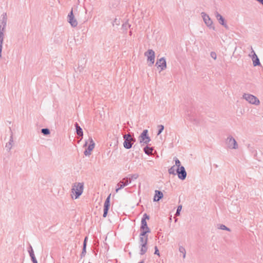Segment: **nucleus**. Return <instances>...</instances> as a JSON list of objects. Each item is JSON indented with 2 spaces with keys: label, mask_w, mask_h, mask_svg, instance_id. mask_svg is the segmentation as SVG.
I'll return each instance as SVG.
<instances>
[{
  "label": "nucleus",
  "mask_w": 263,
  "mask_h": 263,
  "mask_svg": "<svg viewBox=\"0 0 263 263\" xmlns=\"http://www.w3.org/2000/svg\"><path fill=\"white\" fill-rule=\"evenodd\" d=\"M120 23V17H116L114 19V22H112V25L114 26H118Z\"/></svg>",
  "instance_id": "nucleus-27"
},
{
  "label": "nucleus",
  "mask_w": 263,
  "mask_h": 263,
  "mask_svg": "<svg viewBox=\"0 0 263 263\" xmlns=\"http://www.w3.org/2000/svg\"><path fill=\"white\" fill-rule=\"evenodd\" d=\"M83 182H75L71 187L70 197L73 200L78 199L83 193Z\"/></svg>",
  "instance_id": "nucleus-1"
},
{
  "label": "nucleus",
  "mask_w": 263,
  "mask_h": 263,
  "mask_svg": "<svg viewBox=\"0 0 263 263\" xmlns=\"http://www.w3.org/2000/svg\"><path fill=\"white\" fill-rule=\"evenodd\" d=\"M218 229L222 230H226L227 231L230 232V229L228 228H227L225 225L224 224H220L218 227Z\"/></svg>",
  "instance_id": "nucleus-26"
},
{
  "label": "nucleus",
  "mask_w": 263,
  "mask_h": 263,
  "mask_svg": "<svg viewBox=\"0 0 263 263\" xmlns=\"http://www.w3.org/2000/svg\"><path fill=\"white\" fill-rule=\"evenodd\" d=\"M6 15V13H3V15H2V16H5V15Z\"/></svg>",
  "instance_id": "nucleus-43"
},
{
  "label": "nucleus",
  "mask_w": 263,
  "mask_h": 263,
  "mask_svg": "<svg viewBox=\"0 0 263 263\" xmlns=\"http://www.w3.org/2000/svg\"><path fill=\"white\" fill-rule=\"evenodd\" d=\"M67 16H73L72 10L68 14Z\"/></svg>",
  "instance_id": "nucleus-38"
},
{
  "label": "nucleus",
  "mask_w": 263,
  "mask_h": 263,
  "mask_svg": "<svg viewBox=\"0 0 263 263\" xmlns=\"http://www.w3.org/2000/svg\"><path fill=\"white\" fill-rule=\"evenodd\" d=\"M210 57L214 60L217 59V54L214 51H212L210 52Z\"/></svg>",
  "instance_id": "nucleus-28"
},
{
  "label": "nucleus",
  "mask_w": 263,
  "mask_h": 263,
  "mask_svg": "<svg viewBox=\"0 0 263 263\" xmlns=\"http://www.w3.org/2000/svg\"><path fill=\"white\" fill-rule=\"evenodd\" d=\"M216 16L219 17V16H222L218 12H216Z\"/></svg>",
  "instance_id": "nucleus-41"
},
{
  "label": "nucleus",
  "mask_w": 263,
  "mask_h": 263,
  "mask_svg": "<svg viewBox=\"0 0 263 263\" xmlns=\"http://www.w3.org/2000/svg\"><path fill=\"white\" fill-rule=\"evenodd\" d=\"M175 164L172 166L169 170L168 173L170 174H172L173 175H175V173L176 172V169L179 168V167H182L181 165V163L179 160L177 158L175 159Z\"/></svg>",
  "instance_id": "nucleus-12"
},
{
  "label": "nucleus",
  "mask_w": 263,
  "mask_h": 263,
  "mask_svg": "<svg viewBox=\"0 0 263 263\" xmlns=\"http://www.w3.org/2000/svg\"><path fill=\"white\" fill-rule=\"evenodd\" d=\"M138 174H134L131 176V179L133 180H136L138 178Z\"/></svg>",
  "instance_id": "nucleus-36"
},
{
  "label": "nucleus",
  "mask_w": 263,
  "mask_h": 263,
  "mask_svg": "<svg viewBox=\"0 0 263 263\" xmlns=\"http://www.w3.org/2000/svg\"><path fill=\"white\" fill-rule=\"evenodd\" d=\"M153 148L146 146L144 148V153L147 155H150L152 153Z\"/></svg>",
  "instance_id": "nucleus-25"
},
{
  "label": "nucleus",
  "mask_w": 263,
  "mask_h": 263,
  "mask_svg": "<svg viewBox=\"0 0 263 263\" xmlns=\"http://www.w3.org/2000/svg\"><path fill=\"white\" fill-rule=\"evenodd\" d=\"M144 55L146 58L148 65L149 66L154 65L156 57L155 51L152 49H148L144 52Z\"/></svg>",
  "instance_id": "nucleus-4"
},
{
  "label": "nucleus",
  "mask_w": 263,
  "mask_h": 263,
  "mask_svg": "<svg viewBox=\"0 0 263 263\" xmlns=\"http://www.w3.org/2000/svg\"><path fill=\"white\" fill-rule=\"evenodd\" d=\"M181 209H182V206L179 205L177 208V211L176 213V215L179 216L180 215V212Z\"/></svg>",
  "instance_id": "nucleus-34"
},
{
  "label": "nucleus",
  "mask_w": 263,
  "mask_h": 263,
  "mask_svg": "<svg viewBox=\"0 0 263 263\" xmlns=\"http://www.w3.org/2000/svg\"><path fill=\"white\" fill-rule=\"evenodd\" d=\"M95 146V143L91 137H89L87 140L85 141L84 147H87L84 151V154L85 156L89 157L91 154V151Z\"/></svg>",
  "instance_id": "nucleus-3"
},
{
  "label": "nucleus",
  "mask_w": 263,
  "mask_h": 263,
  "mask_svg": "<svg viewBox=\"0 0 263 263\" xmlns=\"http://www.w3.org/2000/svg\"><path fill=\"white\" fill-rule=\"evenodd\" d=\"M76 132L78 135L80 136H83V132L82 128L78 125V124H76Z\"/></svg>",
  "instance_id": "nucleus-21"
},
{
  "label": "nucleus",
  "mask_w": 263,
  "mask_h": 263,
  "mask_svg": "<svg viewBox=\"0 0 263 263\" xmlns=\"http://www.w3.org/2000/svg\"><path fill=\"white\" fill-rule=\"evenodd\" d=\"M218 22L219 23L223 26L224 27L227 28V25L226 23V21L224 18V17H219L218 18Z\"/></svg>",
  "instance_id": "nucleus-24"
},
{
  "label": "nucleus",
  "mask_w": 263,
  "mask_h": 263,
  "mask_svg": "<svg viewBox=\"0 0 263 263\" xmlns=\"http://www.w3.org/2000/svg\"><path fill=\"white\" fill-rule=\"evenodd\" d=\"M29 255L31 258L33 263H37V261L35 257L32 248H31L30 250L29 251Z\"/></svg>",
  "instance_id": "nucleus-20"
},
{
  "label": "nucleus",
  "mask_w": 263,
  "mask_h": 263,
  "mask_svg": "<svg viewBox=\"0 0 263 263\" xmlns=\"http://www.w3.org/2000/svg\"><path fill=\"white\" fill-rule=\"evenodd\" d=\"M42 133L44 135H48V134H49L50 132L48 128H43L42 129Z\"/></svg>",
  "instance_id": "nucleus-30"
},
{
  "label": "nucleus",
  "mask_w": 263,
  "mask_h": 263,
  "mask_svg": "<svg viewBox=\"0 0 263 263\" xmlns=\"http://www.w3.org/2000/svg\"><path fill=\"white\" fill-rule=\"evenodd\" d=\"M13 138L12 136L11 135L9 142L7 143H6L5 147L8 151H10L12 149V148L13 147Z\"/></svg>",
  "instance_id": "nucleus-18"
},
{
  "label": "nucleus",
  "mask_w": 263,
  "mask_h": 263,
  "mask_svg": "<svg viewBox=\"0 0 263 263\" xmlns=\"http://www.w3.org/2000/svg\"><path fill=\"white\" fill-rule=\"evenodd\" d=\"M201 16L202 17H203V16H209L205 13L204 12H202L201 13Z\"/></svg>",
  "instance_id": "nucleus-39"
},
{
  "label": "nucleus",
  "mask_w": 263,
  "mask_h": 263,
  "mask_svg": "<svg viewBox=\"0 0 263 263\" xmlns=\"http://www.w3.org/2000/svg\"><path fill=\"white\" fill-rule=\"evenodd\" d=\"M125 187V184L123 181H120L116 186V192L117 193L119 190Z\"/></svg>",
  "instance_id": "nucleus-22"
},
{
  "label": "nucleus",
  "mask_w": 263,
  "mask_h": 263,
  "mask_svg": "<svg viewBox=\"0 0 263 263\" xmlns=\"http://www.w3.org/2000/svg\"><path fill=\"white\" fill-rule=\"evenodd\" d=\"M138 263H143V261H140V262H139Z\"/></svg>",
  "instance_id": "nucleus-44"
},
{
  "label": "nucleus",
  "mask_w": 263,
  "mask_h": 263,
  "mask_svg": "<svg viewBox=\"0 0 263 263\" xmlns=\"http://www.w3.org/2000/svg\"><path fill=\"white\" fill-rule=\"evenodd\" d=\"M6 26V21L3 20L0 24V52L2 51L4 40V32Z\"/></svg>",
  "instance_id": "nucleus-10"
},
{
  "label": "nucleus",
  "mask_w": 263,
  "mask_h": 263,
  "mask_svg": "<svg viewBox=\"0 0 263 263\" xmlns=\"http://www.w3.org/2000/svg\"><path fill=\"white\" fill-rule=\"evenodd\" d=\"M68 22L71 27H76L79 24H83L84 21H80L77 17H69Z\"/></svg>",
  "instance_id": "nucleus-14"
},
{
  "label": "nucleus",
  "mask_w": 263,
  "mask_h": 263,
  "mask_svg": "<svg viewBox=\"0 0 263 263\" xmlns=\"http://www.w3.org/2000/svg\"><path fill=\"white\" fill-rule=\"evenodd\" d=\"M147 241L148 238H139L140 242V254L144 255L147 251Z\"/></svg>",
  "instance_id": "nucleus-9"
},
{
  "label": "nucleus",
  "mask_w": 263,
  "mask_h": 263,
  "mask_svg": "<svg viewBox=\"0 0 263 263\" xmlns=\"http://www.w3.org/2000/svg\"><path fill=\"white\" fill-rule=\"evenodd\" d=\"M86 239H87V237H86L84 239V243L83 244H85V247H86Z\"/></svg>",
  "instance_id": "nucleus-40"
},
{
  "label": "nucleus",
  "mask_w": 263,
  "mask_h": 263,
  "mask_svg": "<svg viewBox=\"0 0 263 263\" xmlns=\"http://www.w3.org/2000/svg\"><path fill=\"white\" fill-rule=\"evenodd\" d=\"M258 3L263 5V0H260Z\"/></svg>",
  "instance_id": "nucleus-42"
},
{
  "label": "nucleus",
  "mask_w": 263,
  "mask_h": 263,
  "mask_svg": "<svg viewBox=\"0 0 263 263\" xmlns=\"http://www.w3.org/2000/svg\"><path fill=\"white\" fill-rule=\"evenodd\" d=\"M151 141L150 137L148 135V130H144L139 137V142L141 145L147 144Z\"/></svg>",
  "instance_id": "nucleus-8"
},
{
  "label": "nucleus",
  "mask_w": 263,
  "mask_h": 263,
  "mask_svg": "<svg viewBox=\"0 0 263 263\" xmlns=\"http://www.w3.org/2000/svg\"><path fill=\"white\" fill-rule=\"evenodd\" d=\"M177 174L179 179L183 180L186 177V172L184 166L176 169L175 175Z\"/></svg>",
  "instance_id": "nucleus-11"
},
{
  "label": "nucleus",
  "mask_w": 263,
  "mask_h": 263,
  "mask_svg": "<svg viewBox=\"0 0 263 263\" xmlns=\"http://www.w3.org/2000/svg\"><path fill=\"white\" fill-rule=\"evenodd\" d=\"M203 21L208 27L212 30H215L214 22L211 17H203Z\"/></svg>",
  "instance_id": "nucleus-15"
},
{
  "label": "nucleus",
  "mask_w": 263,
  "mask_h": 263,
  "mask_svg": "<svg viewBox=\"0 0 263 263\" xmlns=\"http://www.w3.org/2000/svg\"><path fill=\"white\" fill-rule=\"evenodd\" d=\"M242 98L248 103L252 105L257 106L260 104L259 100L256 96L250 93H244L242 95Z\"/></svg>",
  "instance_id": "nucleus-5"
},
{
  "label": "nucleus",
  "mask_w": 263,
  "mask_h": 263,
  "mask_svg": "<svg viewBox=\"0 0 263 263\" xmlns=\"http://www.w3.org/2000/svg\"><path fill=\"white\" fill-rule=\"evenodd\" d=\"M157 69L159 71H162L167 68L166 60L165 57H161L158 59L155 63Z\"/></svg>",
  "instance_id": "nucleus-7"
},
{
  "label": "nucleus",
  "mask_w": 263,
  "mask_h": 263,
  "mask_svg": "<svg viewBox=\"0 0 263 263\" xmlns=\"http://www.w3.org/2000/svg\"><path fill=\"white\" fill-rule=\"evenodd\" d=\"M124 139L125 140H126V139H130V140H133V139L132 138V137H131L130 135L129 134H127V135H125L123 137Z\"/></svg>",
  "instance_id": "nucleus-33"
},
{
  "label": "nucleus",
  "mask_w": 263,
  "mask_h": 263,
  "mask_svg": "<svg viewBox=\"0 0 263 263\" xmlns=\"http://www.w3.org/2000/svg\"><path fill=\"white\" fill-rule=\"evenodd\" d=\"M86 254V247H85V244H83V250L81 253V257H83L85 256Z\"/></svg>",
  "instance_id": "nucleus-31"
},
{
  "label": "nucleus",
  "mask_w": 263,
  "mask_h": 263,
  "mask_svg": "<svg viewBox=\"0 0 263 263\" xmlns=\"http://www.w3.org/2000/svg\"><path fill=\"white\" fill-rule=\"evenodd\" d=\"M130 181H128V180H126L125 182H124V183L125 184V186L128 185L130 183Z\"/></svg>",
  "instance_id": "nucleus-37"
},
{
  "label": "nucleus",
  "mask_w": 263,
  "mask_h": 263,
  "mask_svg": "<svg viewBox=\"0 0 263 263\" xmlns=\"http://www.w3.org/2000/svg\"><path fill=\"white\" fill-rule=\"evenodd\" d=\"M110 195H109L107 197V198H106L105 202L104 203L103 217H105L107 214L108 210L109 207L110 206Z\"/></svg>",
  "instance_id": "nucleus-16"
},
{
  "label": "nucleus",
  "mask_w": 263,
  "mask_h": 263,
  "mask_svg": "<svg viewBox=\"0 0 263 263\" xmlns=\"http://www.w3.org/2000/svg\"><path fill=\"white\" fill-rule=\"evenodd\" d=\"M250 57L253 61V65L254 66H259L260 65L259 60L253 49L252 50L251 54L250 55Z\"/></svg>",
  "instance_id": "nucleus-13"
},
{
  "label": "nucleus",
  "mask_w": 263,
  "mask_h": 263,
  "mask_svg": "<svg viewBox=\"0 0 263 263\" xmlns=\"http://www.w3.org/2000/svg\"><path fill=\"white\" fill-rule=\"evenodd\" d=\"M159 129L157 133L158 135H160L162 132V131L164 129V126L162 125H160L159 126Z\"/></svg>",
  "instance_id": "nucleus-32"
},
{
  "label": "nucleus",
  "mask_w": 263,
  "mask_h": 263,
  "mask_svg": "<svg viewBox=\"0 0 263 263\" xmlns=\"http://www.w3.org/2000/svg\"><path fill=\"white\" fill-rule=\"evenodd\" d=\"M163 196V194L162 192L161 191L156 190L155 191V195L154 197V201H159Z\"/></svg>",
  "instance_id": "nucleus-17"
},
{
  "label": "nucleus",
  "mask_w": 263,
  "mask_h": 263,
  "mask_svg": "<svg viewBox=\"0 0 263 263\" xmlns=\"http://www.w3.org/2000/svg\"><path fill=\"white\" fill-rule=\"evenodd\" d=\"M130 27V25L128 22H125L122 24V28L124 29H127Z\"/></svg>",
  "instance_id": "nucleus-29"
},
{
  "label": "nucleus",
  "mask_w": 263,
  "mask_h": 263,
  "mask_svg": "<svg viewBox=\"0 0 263 263\" xmlns=\"http://www.w3.org/2000/svg\"><path fill=\"white\" fill-rule=\"evenodd\" d=\"M228 148L230 149H237L238 148V144L235 139L232 136H229L226 140Z\"/></svg>",
  "instance_id": "nucleus-6"
},
{
  "label": "nucleus",
  "mask_w": 263,
  "mask_h": 263,
  "mask_svg": "<svg viewBox=\"0 0 263 263\" xmlns=\"http://www.w3.org/2000/svg\"><path fill=\"white\" fill-rule=\"evenodd\" d=\"M154 254L155 255H158V256H160V253H159V250L157 248V247H155V252H154Z\"/></svg>",
  "instance_id": "nucleus-35"
},
{
  "label": "nucleus",
  "mask_w": 263,
  "mask_h": 263,
  "mask_svg": "<svg viewBox=\"0 0 263 263\" xmlns=\"http://www.w3.org/2000/svg\"><path fill=\"white\" fill-rule=\"evenodd\" d=\"M179 251L182 255L183 258H185L186 256V251L185 248L182 246H180L179 248Z\"/></svg>",
  "instance_id": "nucleus-23"
},
{
  "label": "nucleus",
  "mask_w": 263,
  "mask_h": 263,
  "mask_svg": "<svg viewBox=\"0 0 263 263\" xmlns=\"http://www.w3.org/2000/svg\"><path fill=\"white\" fill-rule=\"evenodd\" d=\"M148 219L149 216L146 214H144L141 219V224L140 227L141 232L139 235V238H148V236L146 234L151 232V230L148 228L146 222V220Z\"/></svg>",
  "instance_id": "nucleus-2"
},
{
  "label": "nucleus",
  "mask_w": 263,
  "mask_h": 263,
  "mask_svg": "<svg viewBox=\"0 0 263 263\" xmlns=\"http://www.w3.org/2000/svg\"><path fill=\"white\" fill-rule=\"evenodd\" d=\"M132 141V140H130V139L125 140L123 143L124 147L126 149L130 148L132 146V143H131Z\"/></svg>",
  "instance_id": "nucleus-19"
}]
</instances>
